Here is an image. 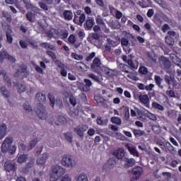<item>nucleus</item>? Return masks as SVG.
Wrapping results in <instances>:
<instances>
[{"instance_id": "obj_1", "label": "nucleus", "mask_w": 181, "mask_h": 181, "mask_svg": "<svg viewBox=\"0 0 181 181\" xmlns=\"http://www.w3.org/2000/svg\"><path fill=\"white\" fill-rule=\"evenodd\" d=\"M35 100L39 101V103L37 104V107L34 109L35 112L40 119H47V112L43 104H42V103H46V95L40 92L37 93Z\"/></svg>"}, {"instance_id": "obj_2", "label": "nucleus", "mask_w": 181, "mask_h": 181, "mask_svg": "<svg viewBox=\"0 0 181 181\" xmlns=\"http://www.w3.org/2000/svg\"><path fill=\"white\" fill-rule=\"evenodd\" d=\"M66 173V169L60 165H54L50 173V181H57Z\"/></svg>"}, {"instance_id": "obj_3", "label": "nucleus", "mask_w": 181, "mask_h": 181, "mask_svg": "<svg viewBox=\"0 0 181 181\" xmlns=\"http://www.w3.org/2000/svg\"><path fill=\"white\" fill-rule=\"evenodd\" d=\"M158 62L160 69L167 73H169V70H170V68L172 67V62L169 60V58L165 56H161L158 59Z\"/></svg>"}, {"instance_id": "obj_4", "label": "nucleus", "mask_w": 181, "mask_h": 181, "mask_svg": "<svg viewBox=\"0 0 181 181\" xmlns=\"http://www.w3.org/2000/svg\"><path fill=\"white\" fill-rule=\"evenodd\" d=\"M132 175H133V177L130 181L139 180L144 175V168L141 166L134 168L132 170Z\"/></svg>"}, {"instance_id": "obj_5", "label": "nucleus", "mask_w": 181, "mask_h": 181, "mask_svg": "<svg viewBox=\"0 0 181 181\" xmlns=\"http://www.w3.org/2000/svg\"><path fill=\"white\" fill-rule=\"evenodd\" d=\"M21 76L23 78L29 76V71H28V66L24 64H21L19 66V69L17 70V72L14 74V77H19Z\"/></svg>"}, {"instance_id": "obj_6", "label": "nucleus", "mask_w": 181, "mask_h": 181, "mask_svg": "<svg viewBox=\"0 0 181 181\" xmlns=\"http://www.w3.org/2000/svg\"><path fill=\"white\" fill-rule=\"evenodd\" d=\"M62 164L65 168H74L76 166V161L73 160L71 156H65L62 159Z\"/></svg>"}, {"instance_id": "obj_7", "label": "nucleus", "mask_w": 181, "mask_h": 181, "mask_svg": "<svg viewBox=\"0 0 181 181\" xmlns=\"http://www.w3.org/2000/svg\"><path fill=\"white\" fill-rule=\"evenodd\" d=\"M12 142H13V138L8 136L6 137L1 144V152L3 153H6L8 151H9V148L11 145H12Z\"/></svg>"}, {"instance_id": "obj_8", "label": "nucleus", "mask_w": 181, "mask_h": 181, "mask_svg": "<svg viewBox=\"0 0 181 181\" xmlns=\"http://www.w3.org/2000/svg\"><path fill=\"white\" fill-rule=\"evenodd\" d=\"M88 129V126L87 124H79L76 126L74 131L76 135H78L81 138H84V132Z\"/></svg>"}, {"instance_id": "obj_9", "label": "nucleus", "mask_w": 181, "mask_h": 181, "mask_svg": "<svg viewBox=\"0 0 181 181\" xmlns=\"http://www.w3.org/2000/svg\"><path fill=\"white\" fill-rule=\"evenodd\" d=\"M6 172H16V163L11 160H7L4 165Z\"/></svg>"}, {"instance_id": "obj_10", "label": "nucleus", "mask_w": 181, "mask_h": 181, "mask_svg": "<svg viewBox=\"0 0 181 181\" xmlns=\"http://www.w3.org/2000/svg\"><path fill=\"white\" fill-rule=\"evenodd\" d=\"M100 66L101 60H100L98 57H95L93 61V64L90 66V69L93 70V71H95V73H99V69H101Z\"/></svg>"}, {"instance_id": "obj_11", "label": "nucleus", "mask_w": 181, "mask_h": 181, "mask_svg": "<svg viewBox=\"0 0 181 181\" xmlns=\"http://www.w3.org/2000/svg\"><path fill=\"white\" fill-rule=\"evenodd\" d=\"M164 80L168 86H172L173 87H176V86H177V81H176L175 76L165 75L164 76Z\"/></svg>"}, {"instance_id": "obj_12", "label": "nucleus", "mask_w": 181, "mask_h": 181, "mask_svg": "<svg viewBox=\"0 0 181 181\" xmlns=\"http://www.w3.org/2000/svg\"><path fill=\"white\" fill-rule=\"evenodd\" d=\"M115 165V158H109L107 163L103 165V170L108 172Z\"/></svg>"}, {"instance_id": "obj_13", "label": "nucleus", "mask_w": 181, "mask_h": 181, "mask_svg": "<svg viewBox=\"0 0 181 181\" xmlns=\"http://www.w3.org/2000/svg\"><path fill=\"white\" fill-rule=\"evenodd\" d=\"M124 168V169H129V168H132L135 165V159L134 158H128L124 157L123 159Z\"/></svg>"}, {"instance_id": "obj_14", "label": "nucleus", "mask_w": 181, "mask_h": 181, "mask_svg": "<svg viewBox=\"0 0 181 181\" xmlns=\"http://www.w3.org/2000/svg\"><path fill=\"white\" fill-rule=\"evenodd\" d=\"M47 159H49V155L45 153L38 157L37 159V165H45Z\"/></svg>"}, {"instance_id": "obj_15", "label": "nucleus", "mask_w": 181, "mask_h": 181, "mask_svg": "<svg viewBox=\"0 0 181 181\" xmlns=\"http://www.w3.org/2000/svg\"><path fill=\"white\" fill-rule=\"evenodd\" d=\"M14 87L16 88L18 92L21 94V93H25L26 91V86L19 82H13Z\"/></svg>"}, {"instance_id": "obj_16", "label": "nucleus", "mask_w": 181, "mask_h": 181, "mask_svg": "<svg viewBox=\"0 0 181 181\" xmlns=\"http://www.w3.org/2000/svg\"><path fill=\"white\" fill-rule=\"evenodd\" d=\"M113 156L117 159H122L125 156V151L124 148H119L118 150L113 152Z\"/></svg>"}, {"instance_id": "obj_17", "label": "nucleus", "mask_w": 181, "mask_h": 181, "mask_svg": "<svg viewBox=\"0 0 181 181\" xmlns=\"http://www.w3.org/2000/svg\"><path fill=\"white\" fill-rule=\"evenodd\" d=\"M94 98L98 105L102 107H105V105H107V100L104 99V98L101 96H95Z\"/></svg>"}, {"instance_id": "obj_18", "label": "nucleus", "mask_w": 181, "mask_h": 181, "mask_svg": "<svg viewBox=\"0 0 181 181\" xmlns=\"http://www.w3.org/2000/svg\"><path fill=\"white\" fill-rule=\"evenodd\" d=\"M63 16L65 19V21H71L73 19V11L70 10H65L63 12Z\"/></svg>"}, {"instance_id": "obj_19", "label": "nucleus", "mask_w": 181, "mask_h": 181, "mask_svg": "<svg viewBox=\"0 0 181 181\" xmlns=\"http://www.w3.org/2000/svg\"><path fill=\"white\" fill-rule=\"evenodd\" d=\"M94 18H89L86 21V24L84 25L85 29L91 30L93 26H94Z\"/></svg>"}, {"instance_id": "obj_20", "label": "nucleus", "mask_w": 181, "mask_h": 181, "mask_svg": "<svg viewBox=\"0 0 181 181\" xmlns=\"http://www.w3.org/2000/svg\"><path fill=\"white\" fill-rule=\"evenodd\" d=\"M7 127L5 124H2L0 126V140L3 139V138L5 137V135H6V129Z\"/></svg>"}, {"instance_id": "obj_21", "label": "nucleus", "mask_w": 181, "mask_h": 181, "mask_svg": "<svg viewBox=\"0 0 181 181\" xmlns=\"http://www.w3.org/2000/svg\"><path fill=\"white\" fill-rule=\"evenodd\" d=\"M125 146L127 149H128L129 152H130L131 155L137 157L139 156V153H138V151H136L135 147H131L128 144H127Z\"/></svg>"}, {"instance_id": "obj_22", "label": "nucleus", "mask_w": 181, "mask_h": 181, "mask_svg": "<svg viewBox=\"0 0 181 181\" xmlns=\"http://www.w3.org/2000/svg\"><path fill=\"white\" fill-rule=\"evenodd\" d=\"M6 37L7 42L9 43V45L12 44V42H13V38L12 37V30L9 29L6 31Z\"/></svg>"}, {"instance_id": "obj_23", "label": "nucleus", "mask_w": 181, "mask_h": 181, "mask_svg": "<svg viewBox=\"0 0 181 181\" xmlns=\"http://www.w3.org/2000/svg\"><path fill=\"white\" fill-rule=\"evenodd\" d=\"M154 80L156 81V84L159 87V88H161L163 90V85H162V81H163V79L160 78V76L156 75L154 76Z\"/></svg>"}, {"instance_id": "obj_24", "label": "nucleus", "mask_w": 181, "mask_h": 181, "mask_svg": "<svg viewBox=\"0 0 181 181\" xmlns=\"http://www.w3.org/2000/svg\"><path fill=\"white\" fill-rule=\"evenodd\" d=\"M133 134L136 138H139V136H144L146 135V133L141 129H133Z\"/></svg>"}, {"instance_id": "obj_25", "label": "nucleus", "mask_w": 181, "mask_h": 181, "mask_svg": "<svg viewBox=\"0 0 181 181\" xmlns=\"http://www.w3.org/2000/svg\"><path fill=\"white\" fill-rule=\"evenodd\" d=\"M164 148H167V149L170 152V153H176V151L175 150V147H173V146H172V144H170L169 143V141H167L164 144Z\"/></svg>"}, {"instance_id": "obj_26", "label": "nucleus", "mask_w": 181, "mask_h": 181, "mask_svg": "<svg viewBox=\"0 0 181 181\" xmlns=\"http://www.w3.org/2000/svg\"><path fill=\"white\" fill-rule=\"evenodd\" d=\"M139 100L143 104H148V103H149V97L148 96V95H139Z\"/></svg>"}, {"instance_id": "obj_27", "label": "nucleus", "mask_w": 181, "mask_h": 181, "mask_svg": "<svg viewBox=\"0 0 181 181\" xmlns=\"http://www.w3.org/2000/svg\"><path fill=\"white\" fill-rule=\"evenodd\" d=\"M165 43L168 46H170V47H173L175 40L172 37H165Z\"/></svg>"}, {"instance_id": "obj_28", "label": "nucleus", "mask_w": 181, "mask_h": 181, "mask_svg": "<svg viewBox=\"0 0 181 181\" xmlns=\"http://www.w3.org/2000/svg\"><path fill=\"white\" fill-rule=\"evenodd\" d=\"M41 47H44L45 49H49L50 50H56V48L53 45H50V44L47 42H42L40 44Z\"/></svg>"}, {"instance_id": "obj_29", "label": "nucleus", "mask_w": 181, "mask_h": 181, "mask_svg": "<svg viewBox=\"0 0 181 181\" xmlns=\"http://www.w3.org/2000/svg\"><path fill=\"white\" fill-rule=\"evenodd\" d=\"M76 181H88L87 175L84 173L80 174L78 177H76Z\"/></svg>"}, {"instance_id": "obj_30", "label": "nucleus", "mask_w": 181, "mask_h": 181, "mask_svg": "<svg viewBox=\"0 0 181 181\" xmlns=\"http://www.w3.org/2000/svg\"><path fill=\"white\" fill-rule=\"evenodd\" d=\"M0 90L2 95H4L5 98H8V97L11 95V93H9V90H8V89H6V88H5L4 86L1 87Z\"/></svg>"}, {"instance_id": "obj_31", "label": "nucleus", "mask_w": 181, "mask_h": 181, "mask_svg": "<svg viewBox=\"0 0 181 181\" xmlns=\"http://www.w3.org/2000/svg\"><path fill=\"white\" fill-rule=\"evenodd\" d=\"M84 83L86 86L83 90L90 91V86H93V83H91V81H90V79H84Z\"/></svg>"}, {"instance_id": "obj_32", "label": "nucleus", "mask_w": 181, "mask_h": 181, "mask_svg": "<svg viewBox=\"0 0 181 181\" xmlns=\"http://www.w3.org/2000/svg\"><path fill=\"white\" fill-rule=\"evenodd\" d=\"M27 160H28V155L23 154L18 157V163H23L24 162H26Z\"/></svg>"}, {"instance_id": "obj_33", "label": "nucleus", "mask_w": 181, "mask_h": 181, "mask_svg": "<svg viewBox=\"0 0 181 181\" xmlns=\"http://www.w3.org/2000/svg\"><path fill=\"white\" fill-rule=\"evenodd\" d=\"M152 107L156 110H159L160 111H163V110H165V107H163V106L156 102H153L152 103Z\"/></svg>"}, {"instance_id": "obj_34", "label": "nucleus", "mask_w": 181, "mask_h": 181, "mask_svg": "<svg viewBox=\"0 0 181 181\" xmlns=\"http://www.w3.org/2000/svg\"><path fill=\"white\" fill-rule=\"evenodd\" d=\"M64 137L67 142H69V144H71V142H73V134L71 133H66L64 134Z\"/></svg>"}, {"instance_id": "obj_35", "label": "nucleus", "mask_w": 181, "mask_h": 181, "mask_svg": "<svg viewBox=\"0 0 181 181\" xmlns=\"http://www.w3.org/2000/svg\"><path fill=\"white\" fill-rule=\"evenodd\" d=\"M111 122H112V124H116L117 125H121L122 123L121 119L117 117H112L111 118Z\"/></svg>"}, {"instance_id": "obj_36", "label": "nucleus", "mask_w": 181, "mask_h": 181, "mask_svg": "<svg viewBox=\"0 0 181 181\" xmlns=\"http://www.w3.org/2000/svg\"><path fill=\"white\" fill-rule=\"evenodd\" d=\"M3 17L5 18V19L7 21V22H9L11 23V22H12V16L9 15V13H8L6 11H3L2 13Z\"/></svg>"}, {"instance_id": "obj_37", "label": "nucleus", "mask_w": 181, "mask_h": 181, "mask_svg": "<svg viewBox=\"0 0 181 181\" xmlns=\"http://www.w3.org/2000/svg\"><path fill=\"white\" fill-rule=\"evenodd\" d=\"M8 53L5 51L0 52V63H4V60L6 59Z\"/></svg>"}, {"instance_id": "obj_38", "label": "nucleus", "mask_w": 181, "mask_h": 181, "mask_svg": "<svg viewBox=\"0 0 181 181\" xmlns=\"http://www.w3.org/2000/svg\"><path fill=\"white\" fill-rule=\"evenodd\" d=\"M161 8H163V9H168V4L163 0H154Z\"/></svg>"}, {"instance_id": "obj_39", "label": "nucleus", "mask_w": 181, "mask_h": 181, "mask_svg": "<svg viewBox=\"0 0 181 181\" xmlns=\"http://www.w3.org/2000/svg\"><path fill=\"white\" fill-rule=\"evenodd\" d=\"M69 103L73 107H76L77 105V100H76V98L73 95L69 96Z\"/></svg>"}, {"instance_id": "obj_40", "label": "nucleus", "mask_w": 181, "mask_h": 181, "mask_svg": "<svg viewBox=\"0 0 181 181\" xmlns=\"http://www.w3.org/2000/svg\"><path fill=\"white\" fill-rule=\"evenodd\" d=\"M116 138L120 141H127L128 139L124 134L119 132L116 133Z\"/></svg>"}, {"instance_id": "obj_41", "label": "nucleus", "mask_w": 181, "mask_h": 181, "mask_svg": "<svg viewBox=\"0 0 181 181\" xmlns=\"http://www.w3.org/2000/svg\"><path fill=\"white\" fill-rule=\"evenodd\" d=\"M96 23L98 25H103V26H105V23L104 22V20H103V18H101L100 16H98L96 17Z\"/></svg>"}, {"instance_id": "obj_42", "label": "nucleus", "mask_w": 181, "mask_h": 181, "mask_svg": "<svg viewBox=\"0 0 181 181\" xmlns=\"http://www.w3.org/2000/svg\"><path fill=\"white\" fill-rule=\"evenodd\" d=\"M26 18L29 22H31V23H33L35 22V20H33V13L28 12L26 13Z\"/></svg>"}, {"instance_id": "obj_43", "label": "nucleus", "mask_w": 181, "mask_h": 181, "mask_svg": "<svg viewBox=\"0 0 181 181\" xmlns=\"http://www.w3.org/2000/svg\"><path fill=\"white\" fill-rule=\"evenodd\" d=\"M48 98L51 103V107H54L56 100H54V97L52 96V93H48Z\"/></svg>"}, {"instance_id": "obj_44", "label": "nucleus", "mask_w": 181, "mask_h": 181, "mask_svg": "<svg viewBox=\"0 0 181 181\" xmlns=\"http://www.w3.org/2000/svg\"><path fill=\"white\" fill-rule=\"evenodd\" d=\"M86 21V14L82 13L80 16H79V20H78V25H83V23H84V21Z\"/></svg>"}, {"instance_id": "obj_45", "label": "nucleus", "mask_w": 181, "mask_h": 181, "mask_svg": "<svg viewBox=\"0 0 181 181\" xmlns=\"http://www.w3.org/2000/svg\"><path fill=\"white\" fill-rule=\"evenodd\" d=\"M112 26L113 29H119L121 28V24L118 21H115L112 23Z\"/></svg>"}, {"instance_id": "obj_46", "label": "nucleus", "mask_w": 181, "mask_h": 181, "mask_svg": "<svg viewBox=\"0 0 181 181\" xmlns=\"http://www.w3.org/2000/svg\"><path fill=\"white\" fill-rule=\"evenodd\" d=\"M124 119L126 121L129 119V107H125L124 109Z\"/></svg>"}, {"instance_id": "obj_47", "label": "nucleus", "mask_w": 181, "mask_h": 181, "mask_svg": "<svg viewBox=\"0 0 181 181\" xmlns=\"http://www.w3.org/2000/svg\"><path fill=\"white\" fill-rule=\"evenodd\" d=\"M38 4H39V6L43 11H49V7L47 6V4H45L43 2H39Z\"/></svg>"}, {"instance_id": "obj_48", "label": "nucleus", "mask_w": 181, "mask_h": 181, "mask_svg": "<svg viewBox=\"0 0 181 181\" xmlns=\"http://www.w3.org/2000/svg\"><path fill=\"white\" fill-rule=\"evenodd\" d=\"M88 76L90 77V78H92L93 80H94L97 83H100V78L98 76H97L94 74H90L88 75Z\"/></svg>"}, {"instance_id": "obj_49", "label": "nucleus", "mask_w": 181, "mask_h": 181, "mask_svg": "<svg viewBox=\"0 0 181 181\" xmlns=\"http://www.w3.org/2000/svg\"><path fill=\"white\" fill-rule=\"evenodd\" d=\"M121 45L122 46H126V47L129 45V41L125 38V37H122L121 39Z\"/></svg>"}, {"instance_id": "obj_50", "label": "nucleus", "mask_w": 181, "mask_h": 181, "mask_svg": "<svg viewBox=\"0 0 181 181\" xmlns=\"http://www.w3.org/2000/svg\"><path fill=\"white\" fill-rule=\"evenodd\" d=\"M8 153H11V155H13L16 152V146H10L8 150Z\"/></svg>"}, {"instance_id": "obj_51", "label": "nucleus", "mask_w": 181, "mask_h": 181, "mask_svg": "<svg viewBox=\"0 0 181 181\" xmlns=\"http://www.w3.org/2000/svg\"><path fill=\"white\" fill-rule=\"evenodd\" d=\"M77 86H78V88H79V90H81V91H89V90H83V88H86V83L83 82H79L77 84Z\"/></svg>"}, {"instance_id": "obj_52", "label": "nucleus", "mask_w": 181, "mask_h": 181, "mask_svg": "<svg viewBox=\"0 0 181 181\" xmlns=\"http://www.w3.org/2000/svg\"><path fill=\"white\" fill-rule=\"evenodd\" d=\"M139 71L141 73V74H148V68L145 66H141Z\"/></svg>"}, {"instance_id": "obj_53", "label": "nucleus", "mask_w": 181, "mask_h": 181, "mask_svg": "<svg viewBox=\"0 0 181 181\" xmlns=\"http://www.w3.org/2000/svg\"><path fill=\"white\" fill-rule=\"evenodd\" d=\"M46 54L49 56V57H52V60H56L57 59L56 54L52 51H47Z\"/></svg>"}, {"instance_id": "obj_54", "label": "nucleus", "mask_w": 181, "mask_h": 181, "mask_svg": "<svg viewBox=\"0 0 181 181\" xmlns=\"http://www.w3.org/2000/svg\"><path fill=\"white\" fill-rule=\"evenodd\" d=\"M55 104L57 107H59V108H63V100H62V99L57 98Z\"/></svg>"}, {"instance_id": "obj_55", "label": "nucleus", "mask_w": 181, "mask_h": 181, "mask_svg": "<svg viewBox=\"0 0 181 181\" xmlns=\"http://www.w3.org/2000/svg\"><path fill=\"white\" fill-rule=\"evenodd\" d=\"M71 57L76 60H83V55H78L76 53H72Z\"/></svg>"}, {"instance_id": "obj_56", "label": "nucleus", "mask_w": 181, "mask_h": 181, "mask_svg": "<svg viewBox=\"0 0 181 181\" xmlns=\"http://www.w3.org/2000/svg\"><path fill=\"white\" fill-rule=\"evenodd\" d=\"M36 145H37V139H34L33 141L30 142V149H33V148H35Z\"/></svg>"}, {"instance_id": "obj_57", "label": "nucleus", "mask_w": 181, "mask_h": 181, "mask_svg": "<svg viewBox=\"0 0 181 181\" xmlns=\"http://www.w3.org/2000/svg\"><path fill=\"white\" fill-rule=\"evenodd\" d=\"M68 40L69 43H71V45H74V43H76V36H74V35H71L69 37Z\"/></svg>"}, {"instance_id": "obj_58", "label": "nucleus", "mask_w": 181, "mask_h": 181, "mask_svg": "<svg viewBox=\"0 0 181 181\" xmlns=\"http://www.w3.org/2000/svg\"><path fill=\"white\" fill-rule=\"evenodd\" d=\"M4 80L6 81V83H8V86H12V81H11V78L8 75H4Z\"/></svg>"}, {"instance_id": "obj_59", "label": "nucleus", "mask_w": 181, "mask_h": 181, "mask_svg": "<svg viewBox=\"0 0 181 181\" xmlns=\"http://www.w3.org/2000/svg\"><path fill=\"white\" fill-rule=\"evenodd\" d=\"M6 59H7L10 63H15V62H16V59H15L13 56H11L9 54H7Z\"/></svg>"}, {"instance_id": "obj_60", "label": "nucleus", "mask_w": 181, "mask_h": 181, "mask_svg": "<svg viewBox=\"0 0 181 181\" xmlns=\"http://www.w3.org/2000/svg\"><path fill=\"white\" fill-rule=\"evenodd\" d=\"M146 115L148 118H149V119H151L152 121H156V116H155V115L148 112V113H146Z\"/></svg>"}, {"instance_id": "obj_61", "label": "nucleus", "mask_w": 181, "mask_h": 181, "mask_svg": "<svg viewBox=\"0 0 181 181\" xmlns=\"http://www.w3.org/2000/svg\"><path fill=\"white\" fill-rule=\"evenodd\" d=\"M173 63H174L175 66H178V67H180V66H181V59L177 57V58L173 61Z\"/></svg>"}, {"instance_id": "obj_62", "label": "nucleus", "mask_w": 181, "mask_h": 181, "mask_svg": "<svg viewBox=\"0 0 181 181\" xmlns=\"http://www.w3.org/2000/svg\"><path fill=\"white\" fill-rule=\"evenodd\" d=\"M57 121H58V122H60V124H66V118L64 117L59 116L57 118Z\"/></svg>"}, {"instance_id": "obj_63", "label": "nucleus", "mask_w": 181, "mask_h": 181, "mask_svg": "<svg viewBox=\"0 0 181 181\" xmlns=\"http://www.w3.org/2000/svg\"><path fill=\"white\" fill-rule=\"evenodd\" d=\"M100 34L97 33H93L91 34V37H93L95 40H100Z\"/></svg>"}, {"instance_id": "obj_64", "label": "nucleus", "mask_w": 181, "mask_h": 181, "mask_svg": "<svg viewBox=\"0 0 181 181\" xmlns=\"http://www.w3.org/2000/svg\"><path fill=\"white\" fill-rule=\"evenodd\" d=\"M61 181H71V178L66 174L61 178Z\"/></svg>"}]
</instances>
